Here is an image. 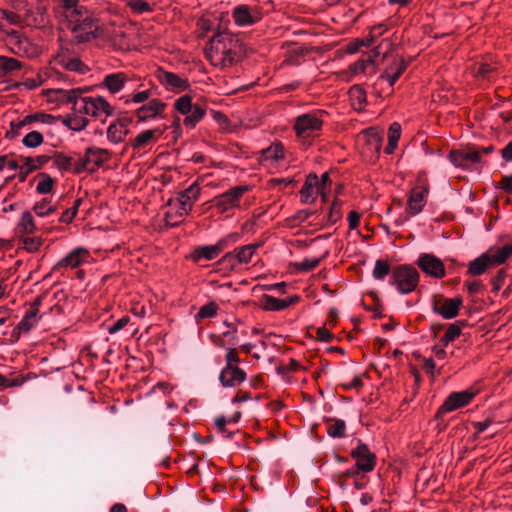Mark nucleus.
<instances>
[{
    "label": "nucleus",
    "mask_w": 512,
    "mask_h": 512,
    "mask_svg": "<svg viewBox=\"0 0 512 512\" xmlns=\"http://www.w3.org/2000/svg\"><path fill=\"white\" fill-rule=\"evenodd\" d=\"M99 41L119 51H127L131 47L130 38L127 35V28L114 23L102 25Z\"/></svg>",
    "instance_id": "5"
},
{
    "label": "nucleus",
    "mask_w": 512,
    "mask_h": 512,
    "mask_svg": "<svg viewBox=\"0 0 512 512\" xmlns=\"http://www.w3.org/2000/svg\"><path fill=\"white\" fill-rule=\"evenodd\" d=\"M110 158V152L106 149L91 147L85 152V156L80 158L74 167L76 173L89 170L93 171L95 168L101 166Z\"/></svg>",
    "instance_id": "9"
},
{
    "label": "nucleus",
    "mask_w": 512,
    "mask_h": 512,
    "mask_svg": "<svg viewBox=\"0 0 512 512\" xmlns=\"http://www.w3.org/2000/svg\"><path fill=\"white\" fill-rule=\"evenodd\" d=\"M23 249L29 253L37 252L41 245L42 239L40 237H25L22 240Z\"/></svg>",
    "instance_id": "55"
},
{
    "label": "nucleus",
    "mask_w": 512,
    "mask_h": 512,
    "mask_svg": "<svg viewBox=\"0 0 512 512\" xmlns=\"http://www.w3.org/2000/svg\"><path fill=\"white\" fill-rule=\"evenodd\" d=\"M168 211L165 213L166 223L170 226L178 225L184 217H180L179 206L173 205V201L168 202Z\"/></svg>",
    "instance_id": "48"
},
{
    "label": "nucleus",
    "mask_w": 512,
    "mask_h": 512,
    "mask_svg": "<svg viewBox=\"0 0 512 512\" xmlns=\"http://www.w3.org/2000/svg\"><path fill=\"white\" fill-rule=\"evenodd\" d=\"M320 263L318 258H308L304 259L298 263V268L302 271H310L316 268Z\"/></svg>",
    "instance_id": "60"
},
{
    "label": "nucleus",
    "mask_w": 512,
    "mask_h": 512,
    "mask_svg": "<svg viewBox=\"0 0 512 512\" xmlns=\"http://www.w3.org/2000/svg\"><path fill=\"white\" fill-rule=\"evenodd\" d=\"M57 122V117L44 113L36 112L33 114L26 115L21 120L11 122L10 131L7 132V136L16 137L21 134L22 130L37 128L36 130H42L44 126H52Z\"/></svg>",
    "instance_id": "7"
},
{
    "label": "nucleus",
    "mask_w": 512,
    "mask_h": 512,
    "mask_svg": "<svg viewBox=\"0 0 512 512\" xmlns=\"http://www.w3.org/2000/svg\"><path fill=\"white\" fill-rule=\"evenodd\" d=\"M44 82V79L41 75H36L34 77L26 78L21 85H23L25 88L32 90L37 87H39Z\"/></svg>",
    "instance_id": "59"
},
{
    "label": "nucleus",
    "mask_w": 512,
    "mask_h": 512,
    "mask_svg": "<svg viewBox=\"0 0 512 512\" xmlns=\"http://www.w3.org/2000/svg\"><path fill=\"white\" fill-rule=\"evenodd\" d=\"M41 303L42 297L38 296L34 299V301L30 305V308L26 311L25 315L23 316L22 320L17 324L15 328L16 330H18L20 333H27L33 327L36 326V324L40 320L38 312Z\"/></svg>",
    "instance_id": "21"
},
{
    "label": "nucleus",
    "mask_w": 512,
    "mask_h": 512,
    "mask_svg": "<svg viewBox=\"0 0 512 512\" xmlns=\"http://www.w3.org/2000/svg\"><path fill=\"white\" fill-rule=\"evenodd\" d=\"M200 190L199 185L194 183L184 191L180 192L176 198L171 199L173 201V205L179 206L180 217L187 216L192 210L194 203L198 200Z\"/></svg>",
    "instance_id": "13"
},
{
    "label": "nucleus",
    "mask_w": 512,
    "mask_h": 512,
    "mask_svg": "<svg viewBox=\"0 0 512 512\" xmlns=\"http://www.w3.org/2000/svg\"><path fill=\"white\" fill-rule=\"evenodd\" d=\"M80 93H82L80 88L70 90L48 89L43 92L50 103H71L73 106Z\"/></svg>",
    "instance_id": "24"
},
{
    "label": "nucleus",
    "mask_w": 512,
    "mask_h": 512,
    "mask_svg": "<svg viewBox=\"0 0 512 512\" xmlns=\"http://www.w3.org/2000/svg\"><path fill=\"white\" fill-rule=\"evenodd\" d=\"M150 95H151L150 90H144L141 92H137L132 95L131 101L134 103H143L149 99Z\"/></svg>",
    "instance_id": "64"
},
{
    "label": "nucleus",
    "mask_w": 512,
    "mask_h": 512,
    "mask_svg": "<svg viewBox=\"0 0 512 512\" xmlns=\"http://www.w3.org/2000/svg\"><path fill=\"white\" fill-rule=\"evenodd\" d=\"M498 266L494 263L492 250L481 254L479 257L469 263L467 273L472 276L483 274L488 268Z\"/></svg>",
    "instance_id": "28"
},
{
    "label": "nucleus",
    "mask_w": 512,
    "mask_h": 512,
    "mask_svg": "<svg viewBox=\"0 0 512 512\" xmlns=\"http://www.w3.org/2000/svg\"><path fill=\"white\" fill-rule=\"evenodd\" d=\"M461 306L462 299L460 297L446 298L435 301L433 311L441 315L444 319H452L458 315Z\"/></svg>",
    "instance_id": "20"
},
{
    "label": "nucleus",
    "mask_w": 512,
    "mask_h": 512,
    "mask_svg": "<svg viewBox=\"0 0 512 512\" xmlns=\"http://www.w3.org/2000/svg\"><path fill=\"white\" fill-rule=\"evenodd\" d=\"M304 203H313L317 194H321L323 200H326V192L320 187L319 178L315 173H310L300 191Z\"/></svg>",
    "instance_id": "18"
},
{
    "label": "nucleus",
    "mask_w": 512,
    "mask_h": 512,
    "mask_svg": "<svg viewBox=\"0 0 512 512\" xmlns=\"http://www.w3.org/2000/svg\"><path fill=\"white\" fill-rule=\"evenodd\" d=\"M428 193V184H423L412 189L407 203V211L410 215L415 216L423 210Z\"/></svg>",
    "instance_id": "19"
},
{
    "label": "nucleus",
    "mask_w": 512,
    "mask_h": 512,
    "mask_svg": "<svg viewBox=\"0 0 512 512\" xmlns=\"http://www.w3.org/2000/svg\"><path fill=\"white\" fill-rule=\"evenodd\" d=\"M219 380L224 387H236L246 380V373L239 366H224Z\"/></svg>",
    "instance_id": "23"
},
{
    "label": "nucleus",
    "mask_w": 512,
    "mask_h": 512,
    "mask_svg": "<svg viewBox=\"0 0 512 512\" xmlns=\"http://www.w3.org/2000/svg\"><path fill=\"white\" fill-rule=\"evenodd\" d=\"M346 424L343 420H329L327 424V433L331 437H343L345 435Z\"/></svg>",
    "instance_id": "47"
},
{
    "label": "nucleus",
    "mask_w": 512,
    "mask_h": 512,
    "mask_svg": "<svg viewBox=\"0 0 512 512\" xmlns=\"http://www.w3.org/2000/svg\"><path fill=\"white\" fill-rule=\"evenodd\" d=\"M62 25L71 31L73 38L79 43L99 40L102 29L98 19L88 9L82 10L79 15Z\"/></svg>",
    "instance_id": "2"
},
{
    "label": "nucleus",
    "mask_w": 512,
    "mask_h": 512,
    "mask_svg": "<svg viewBox=\"0 0 512 512\" xmlns=\"http://www.w3.org/2000/svg\"><path fill=\"white\" fill-rule=\"evenodd\" d=\"M419 272L410 265H398L390 273L389 284L394 286L400 294L414 291L419 283Z\"/></svg>",
    "instance_id": "4"
},
{
    "label": "nucleus",
    "mask_w": 512,
    "mask_h": 512,
    "mask_svg": "<svg viewBox=\"0 0 512 512\" xmlns=\"http://www.w3.org/2000/svg\"><path fill=\"white\" fill-rule=\"evenodd\" d=\"M492 254L494 257V263L501 265L505 263L509 257H512V250L510 245L506 244L503 247L492 251Z\"/></svg>",
    "instance_id": "51"
},
{
    "label": "nucleus",
    "mask_w": 512,
    "mask_h": 512,
    "mask_svg": "<svg viewBox=\"0 0 512 512\" xmlns=\"http://www.w3.org/2000/svg\"><path fill=\"white\" fill-rule=\"evenodd\" d=\"M236 235H228L219 239L214 245H203L196 247L191 253V259L194 262H200L201 260H214L220 253L228 247L229 240L235 241Z\"/></svg>",
    "instance_id": "10"
},
{
    "label": "nucleus",
    "mask_w": 512,
    "mask_h": 512,
    "mask_svg": "<svg viewBox=\"0 0 512 512\" xmlns=\"http://www.w3.org/2000/svg\"><path fill=\"white\" fill-rule=\"evenodd\" d=\"M418 267L428 276L434 278H443L445 276V266L442 260L433 254L423 253L417 260Z\"/></svg>",
    "instance_id": "14"
},
{
    "label": "nucleus",
    "mask_w": 512,
    "mask_h": 512,
    "mask_svg": "<svg viewBox=\"0 0 512 512\" xmlns=\"http://www.w3.org/2000/svg\"><path fill=\"white\" fill-rule=\"evenodd\" d=\"M351 456L356 461V468L361 472H371L375 467V455L370 451L366 444L358 442L355 449L352 450Z\"/></svg>",
    "instance_id": "17"
},
{
    "label": "nucleus",
    "mask_w": 512,
    "mask_h": 512,
    "mask_svg": "<svg viewBox=\"0 0 512 512\" xmlns=\"http://www.w3.org/2000/svg\"><path fill=\"white\" fill-rule=\"evenodd\" d=\"M240 51L239 39L223 30L216 33L206 49V57L213 66L227 67L235 62Z\"/></svg>",
    "instance_id": "1"
},
{
    "label": "nucleus",
    "mask_w": 512,
    "mask_h": 512,
    "mask_svg": "<svg viewBox=\"0 0 512 512\" xmlns=\"http://www.w3.org/2000/svg\"><path fill=\"white\" fill-rule=\"evenodd\" d=\"M225 361V366H238L240 360L235 348H228L227 353L225 355Z\"/></svg>",
    "instance_id": "62"
},
{
    "label": "nucleus",
    "mask_w": 512,
    "mask_h": 512,
    "mask_svg": "<svg viewBox=\"0 0 512 512\" xmlns=\"http://www.w3.org/2000/svg\"><path fill=\"white\" fill-rule=\"evenodd\" d=\"M261 244H248L234 249V253L240 265L251 262L253 255Z\"/></svg>",
    "instance_id": "39"
},
{
    "label": "nucleus",
    "mask_w": 512,
    "mask_h": 512,
    "mask_svg": "<svg viewBox=\"0 0 512 512\" xmlns=\"http://www.w3.org/2000/svg\"><path fill=\"white\" fill-rule=\"evenodd\" d=\"M56 205H53L48 198H43L36 202L33 211L39 217H46L56 211Z\"/></svg>",
    "instance_id": "45"
},
{
    "label": "nucleus",
    "mask_w": 512,
    "mask_h": 512,
    "mask_svg": "<svg viewBox=\"0 0 512 512\" xmlns=\"http://www.w3.org/2000/svg\"><path fill=\"white\" fill-rule=\"evenodd\" d=\"M448 159L457 168L471 169L480 163V151L474 147L455 149L449 152Z\"/></svg>",
    "instance_id": "11"
},
{
    "label": "nucleus",
    "mask_w": 512,
    "mask_h": 512,
    "mask_svg": "<svg viewBox=\"0 0 512 512\" xmlns=\"http://www.w3.org/2000/svg\"><path fill=\"white\" fill-rule=\"evenodd\" d=\"M78 94L73 110L83 112L86 116L102 119L114 114V108L102 96H82Z\"/></svg>",
    "instance_id": "3"
},
{
    "label": "nucleus",
    "mask_w": 512,
    "mask_h": 512,
    "mask_svg": "<svg viewBox=\"0 0 512 512\" xmlns=\"http://www.w3.org/2000/svg\"><path fill=\"white\" fill-rule=\"evenodd\" d=\"M475 393L471 390L452 392L440 406L437 414H446L468 405L474 398Z\"/></svg>",
    "instance_id": "15"
},
{
    "label": "nucleus",
    "mask_w": 512,
    "mask_h": 512,
    "mask_svg": "<svg viewBox=\"0 0 512 512\" xmlns=\"http://www.w3.org/2000/svg\"><path fill=\"white\" fill-rule=\"evenodd\" d=\"M218 265L225 267L228 270H235L240 264L234 251L227 252L217 262Z\"/></svg>",
    "instance_id": "52"
},
{
    "label": "nucleus",
    "mask_w": 512,
    "mask_h": 512,
    "mask_svg": "<svg viewBox=\"0 0 512 512\" xmlns=\"http://www.w3.org/2000/svg\"><path fill=\"white\" fill-rule=\"evenodd\" d=\"M89 124V120L83 112L72 109V112L63 119V125L73 131H82Z\"/></svg>",
    "instance_id": "32"
},
{
    "label": "nucleus",
    "mask_w": 512,
    "mask_h": 512,
    "mask_svg": "<svg viewBox=\"0 0 512 512\" xmlns=\"http://www.w3.org/2000/svg\"><path fill=\"white\" fill-rule=\"evenodd\" d=\"M401 136V126L397 122H393L388 130V144L385 148L387 154H392L397 147Z\"/></svg>",
    "instance_id": "41"
},
{
    "label": "nucleus",
    "mask_w": 512,
    "mask_h": 512,
    "mask_svg": "<svg viewBox=\"0 0 512 512\" xmlns=\"http://www.w3.org/2000/svg\"><path fill=\"white\" fill-rule=\"evenodd\" d=\"M165 107L166 104L161 100L152 99L136 110V116L138 117L139 121L144 122L160 116L163 113Z\"/></svg>",
    "instance_id": "26"
},
{
    "label": "nucleus",
    "mask_w": 512,
    "mask_h": 512,
    "mask_svg": "<svg viewBox=\"0 0 512 512\" xmlns=\"http://www.w3.org/2000/svg\"><path fill=\"white\" fill-rule=\"evenodd\" d=\"M217 313V305L214 302H210L202 306L196 314V319H205L215 316Z\"/></svg>",
    "instance_id": "57"
},
{
    "label": "nucleus",
    "mask_w": 512,
    "mask_h": 512,
    "mask_svg": "<svg viewBox=\"0 0 512 512\" xmlns=\"http://www.w3.org/2000/svg\"><path fill=\"white\" fill-rule=\"evenodd\" d=\"M80 204H81V199L75 200L74 205L62 213V215L60 217V222L70 223L76 216Z\"/></svg>",
    "instance_id": "58"
},
{
    "label": "nucleus",
    "mask_w": 512,
    "mask_h": 512,
    "mask_svg": "<svg viewBox=\"0 0 512 512\" xmlns=\"http://www.w3.org/2000/svg\"><path fill=\"white\" fill-rule=\"evenodd\" d=\"M44 142V136L40 130L29 131L22 139V144L27 148H37Z\"/></svg>",
    "instance_id": "43"
},
{
    "label": "nucleus",
    "mask_w": 512,
    "mask_h": 512,
    "mask_svg": "<svg viewBox=\"0 0 512 512\" xmlns=\"http://www.w3.org/2000/svg\"><path fill=\"white\" fill-rule=\"evenodd\" d=\"M157 78L159 82L169 90L180 92L189 87V83L186 79L172 72L160 70L157 73Z\"/></svg>",
    "instance_id": "25"
},
{
    "label": "nucleus",
    "mask_w": 512,
    "mask_h": 512,
    "mask_svg": "<svg viewBox=\"0 0 512 512\" xmlns=\"http://www.w3.org/2000/svg\"><path fill=\"white\" fill-rule=\"evenodd\" d=\"M390 272L389 264L382 260H377L373 270V277L376 280L384 279Z\"/></svg>",
    "instance_id": "56"
},
{
    "label": "nucleus",
    "mask_w": 512,
    "mask_h": 512,
    "mask_svg": "<svg viewBox=\"0 0 512 512\" xmlns=\"http://www.w3.org/2000/svg\"><path fill=\"white\" fill-rule=\"evenodd\" d=\"M374 61V58L371 56L359 59L350 66V70L353 74L364 73L370 65L374 64Z\"/></svg>",
    "instance_id": "54"
},
{
    "label": "nucleus",
    "mask_w": 512,
    "mask_h": 512,
    "mask_svg": "<svg viewBox=\"0 0 512 512\" xmlns=\"http://www.w3.org/2000/svg\"><path fill=\"white\" fill-rule=\"evenodd\" d=\"M89 256L90 253L86 248L77 247L58 262L57 268H76L82 263L86 262Z\"/></svg>",
    "instance_id": "27"
},
{
    "label": "nucleus",
    "mask_w": 512,
    "mask_h": 512,
    "mask_svg": "<svg viewBox=\"0 0 512 512\" xmlns=\"http://www.w3.org/2000/svg\"><path fill=\"white\" fill-rule=\"evenodd\" d=\"M85 9L87 8L78 4V0H63L60 9L61 23H67Z\"/></svg>",
    "instance_id": "33"
},
{
    "label": "nucleus",
    "mask_w": 512,
    "mask_h": 512,
    "mask_svg": "<svg viewBox=\"0 0 512 512\" xmlns=\"http://www.w3.org/2000/svg\"><path fill=\"white\" fill-rule=\"evenodd\" d=\"M407 64L403 59L395 60L389 67L386 68L381 75V79L385 80L390 87H392L399 77L406 70Z\"/></svg>",
    "instance_id": "31"
},
{
    "label": "nucleus",
    "mask_w": 512,
    "mask_h": 512,
    "mask_svg": "<svg viewBox=\"0 0 512 512\" xmlns=\"http://www.w3.org/2000/svg\"><path fill=\"white\" fill-rule=\"evenodd\" d=\"M127 78L124 73L108 74L103 79V85L113 94L119 92L126 82Z\"/></svg>",
    "instance_id": "36"
},
{
    "label": "nucleus",
    "mask_w": 512,
    "mask_h": 512,
    "mask_svg": "<svg viewBox=\"0 0 512 512\" xmlns=\"http://www.w3.org/2000/svg\"><path fill=\"white\" fill-rule=\"evenodd\" d=\"M18 230L22 234H33L37 230L34 217L30 211H24L21 214L20 220L17 225Z\"/></svg>",
    "instance_id": "40"
},
{
    "label": "nucleus",
    "mask_w": 512,
    "mask_h": 512,
    "mask_svg": "<svg viewBox=\"0 0 512 512\" xmlns=\"http://www.w3.org/2000/svg\"><path fill=\"white\" fill-rule=\"evenodd\" d=\"M224 329L221 332V337L219 339V342L216 343L220 347H225L226 344L235 345L238 342L237 332L238 327L237 324L234 322H227L225 321L223 323Z\"/></svg>",
    "instance_id": "35"
},
{
    "label": "nucleus",
    "mask_w": 512,
    "mask_h": 512,
    "mask_svg": "<svg viewBox=\"0 0 512 512\" xmlns=\"http://www.w3.org/2000/svg\"><path fill=\"white\" fill-rule=\"evenodd\" d=\"M50 160L51 158L47 155H39L35 157L25 158L23 165L20 167L21 173L23 174L21 180H24L28 173L42 168Z\"/></svg>",
    "instance_id": "34"
},
{
    "label": "nucleus",
    "mask_w": 512,
    "mask_h": 512,
    "mask_svg": "<svg viewBox=\"0 0 512 512\" xmlns=\"http://www.w3.org/2000/svg\"><path fill=\"white\" fill-rule=\"evenodd\" d=\"M38 180L36 191L39 194H47L52 191L54 186V179L47 173H39L36 177Z\"/></svg>",
    "instance_id": "44"
},
{
    "label": "nucleus",
    "mask_w": 512,
    "mask_h": 512,
    "mask_svg": "<svg viewBox=\"0 0 512 512\" xmlns=\"http://www.w3.org/2000/svg\"><path fill=\"white\" fill-rule=\"evenodd\" d=\"M232 18L238 27H247L259 22L261 13L255 7L241 4L233 9Z\"/></svg>",
    "instance_id": "16"
},
{
    "label": "nucleus",
    "mask_w": 512,
    "mask_h": 512,
    "mask_svg": "<svg viewBox=\"0 0 512 512\" xmlns=\"http://www.w3.org/2000/svg\"><path fill=\"white\" fill-rule=\"evenodd\" d=\"M129 321V316H123L122 318L118 319L114 324L108 327V333L115 334L119 332L129 323Z\"/></svg>",
    "instance_id": "61"
},
{
    "label": "nucleus",
    "mask_w": 512,
    "mask_h": 512,
    "mask_svg": "<svg viewBox=\"0 0 512 512\" xmlns=\"http://www.w3.org/2000/svg\"><path fill=\"white\" fill-rule=\"evenodd\" d=\"M22 63L15 58L0 56V77H4L12 72L19 70Z\"/></svg>",
    "instance_id": "42"
},
{
    "label": "nucleus",
    "mask_w": 512,
    "mask_h": 512,
    "mask_svg": "<svg viewBox=\"0 0 512 512\" xmlns=\"http://www.w3.org/2000/svg\"><path fill=\"white\" fill-rule=\"evenodd\" d=\"M323 120L317 112L303 113L294 119L293 129L301 141L315 137L322 129Z\"/></svg>",
    "instance_id": "6"
},
{
    "label": "nucleus",
    "mask_w": 512,
    "mask_h": 512,
    "mask_svg": "<svg viewBox=\"0 0 512 512\" xmlns=\"http://www.w3.org/2000/svg\"><path fill=\"white\" fill-rule=\"evenodd\" d=\"M174 106L178 112L185 115L183 123L190 128H194L206 115V108L201 104L193 103L189 95L179 97Z\"/></svg>",
    "instance_id": "8"
},
{
    "label": "nucleus",
    "mask_w": 512,
    "mask_h": 512,
    "mask_svg": "<svg viewBox=\"0 0 512 512\" xmlns=\"http://www.w3.org/2000/svg\"><path fill=\"white\" fill-rule=\"evenodd\" d=\"M152 0H127V5L136 13L151 12L155 2Z\"/></svg>",
    "instance_id": "49"
},
{
    "label": "nucleus",
    "mask_w": 512,
    "mask_h": 512,
    "mask_svg": "<svg viewBox=\"0 0 512 512\" xmlns=\"http://www.w3.org/2000/svg\"><path fill=\"white\" fill-rule=\"evenodd\" d=\"M249 190L250 187L247 185L234 186L215 198V206L221 212H226L237 208L239 206L241 197Z\"/></svg>",
    "instance_id": "12"
},
{
    "label": "nucleus",
    "mask_w": 512,
    "mask_h": 512,
    "mask_svg": "<svg viewBox=\"0 0 512 512\" xmlns=\"http://www.w3.org/2000/svg\"><path fill=\"white\" fill-rule=\"evenodd\" d=\"M349 99L353 108L361 111L366 103V93L362 87L354 85L349 89Z\"/></svg>",
    "instance_id": "37"
},
{
    "label": "nucleus",
    "mask_w": 512,
    "mask_h": 512,
    "mask_svg": "<svg viewBox=\"0 0 512 512\" xmlns=\"http://www.w3.org/2000/svg\"><path fill=\"white\" fill-rule=\"evenodd\" d=\"M161 135L162 131L159 128L144 130L131 140L130 144L134 150L139 151L156 143Z\"/></svg>",
    "instance_id": "29"
},
{
    "label": "nucleus",
    "mask_w": 512,
    "mask_h": 512,
    "mask_svg": "<svg viewBox=\"0 0 512 512\" xmlns=\"http://www.w3.org/2000/svg\"><path fill=\"white\" fill-rule=\"evenodd\" d=\"M53 164L57 169L67 171L72 168V158L65 154L58 153L53 157Z\"/></svg>",
    "instance_id": "53"
},
{
    "label": "nucleus",
    "mask_w": 512,
    "mask_h": 512,
    "mask_svg": "<svg viewBox=\"0 0 512 512\" xmlns=\"http://www.w3.org/2000/svg\"><path fill=\"white\" fill-rule=\"evenodd\" d=\"M284 146L281 142H274L268 148L262 150V159L278 162L284 159Z\"/></svg>",
    "instance_id": "38"
},
{
    "label": "nucleus",
    "mask_w": 512,
    "mask_h": 512,
    "mask_svg": "<svg viewBox=\"0 0 512 512\" xmlns=\"http://www.w3.org/2000/svg\"><path fill=\"white\" fill-rule=\"evenodd\" d=\"M132 119L121 117L113 121L107 129V138L113 144L121 143L129 133V126Z\"/></svg>",
    "instance_id": "22"
},
{
    "label": "nucleus",
    "mask_w": 512,
    "mask_h": 512,
    "mask_svg": "<svg viewBox=\"0 0 512 512\" xmlns=\"http://www.w3.org/2000/svg\"><path fill=\"white\" fill-rule=\"evenodd\" d=\"M341 218L340 204L337 201H334L328 216V221L330 223H335Z\"/></svg>",
    "instance_id": "63"
},
{
    "label": "nucleus",
    "mask_w": 512,
    "mask_h": 512,
    "mask_svg": "<svg viewBox=\"0 0 512 512\" xmlns=\"http://www.w3.org/2000/svg\"><path fill=\"white\" fill-rule=\"evenodd\" d=\"M7 22L10 25H20L21 17L17 13L0 8V30L5 31Z\"/></svg>",
    "instance_id": "46"
},
{
    "label": "nucleus",
    "mask_w": 512,
    "mask_h": 512,
    "mask_svg": "<svg viewBox=\"0 0 512 512\" xmlns=\"http://www.w3.org/2000/svg\"><path fill=\"white\" fill-rule=\"evenodd\" d=\"M461 334V327L457 323L450 324L445 334L441 338L443 346H447Z\"/></svg>",
    "instance_id": "50"
},
{
    "label": "nucleus",
    "mask_w": 512,
    "mask_h": 512,
    "mask_svg": "<svg viewBox=\"0 0 512 512\" xmlns=\"http://www.w3.org/2000/svg\"><path fill=\"white\" fill-rule=\"evenodd\" d=\"M297 297L288 299H279L271 295H263L261 298V307L266 311H281L297 301Z\"/></svg>",
    "instance_id": "30"
}]
</instances>
